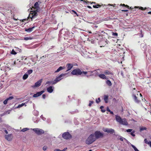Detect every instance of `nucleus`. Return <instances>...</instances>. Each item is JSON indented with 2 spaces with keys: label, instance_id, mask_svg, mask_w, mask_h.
<instances>
[{
  "label": "nucleus",
  "instance_id": "nucleus-1",
  "mask_svg": "<svg viewBox=\"0 0 151 151\" xmlns=\"http://www.w3.org/2000/svg\"><path fill=\"white\" fill-rule=\"evenodd\" d=\"M87 73L88 72L86 71H81L79 68L75 69L71 72V74L73 75H82V76H83L84 75H86Z\"/></svg>",
  "mask_w": 151,
  "mask_h": 151
},
{
  "label": "nucleus",
  "instance_id": "nucleus-2",
  "mask_svg": "<svg viewBox=\"0 0 151 151\" xmlns=\"http://www.w3.org/2000/svg\"><path fill=\"white\" fill-rule=\"evenodd\" d=\"M115 118L116 121L119 124L126 126L128 125V123L125 119H122L120 116L117 115H115Z\"/></svg>",
  "mask_w": 151,
  "mask_h": 151
},
{
  "label": "nucleus",
  "instance_id": "nucleus-3",
  "mask_svg": "<svg viewBox=\"0 0 151 151\" xmlns=\"http://www.w3.org/2000/svg\"><path fill=\"white\" fill-rule=\"evenodd\" d=\"M96 140L94 134H91L86 140V143L88 145H90Z\"/></svg>",
  "mask_w": 151,
  "mask_h": 151
},
{
  "label": "nucleus",
  "instance_id": "nucleus-4",
  "mask_svg": "<svg viewBox=\"0 0 151 151\" xmlns=\"http://www.w3.org/2000/svg\"><path fill=\"white\" fill-rule=\"evenodd\" d=\"M38 12V9H37L36 11L32 12L29 14L28 17V18H30L32 19L33 18H35L38 15L37 12Z\"/></svg>",
  "mask_w": 151,
  "mask_h": 151
},
{
  "label": "nucleus",
  "instance_id": "nucleus-5",
  "mask_svg": "<svg viewBox=\"0 0 151 151\" xmlns=\"http://www.w3.org/2000/svg\"><path fill=\"white\" fill-rule=\"evenodd\" d=\"M67 74V73H62L60 74L59 76L56 77L55 79L52 81V84H56L57 82H58L61 79L63 78H62L63 77L65 76Z\"/></svg>",
  "mask_w": 151,
  "mask_h": 151
},
{
  "label": "nucleus",
  "instance_id": "nucleus-6",
  "mask_svg": "<svg viewBox=\"0 0 151 151\" xmlns=\"http://www.w3.org/2000/svg\"><path fill=\"white\" fill-rule=\"evenodd\" d=\"M32 130L38 135H41L44 134V130L38 128L33 129H32Z\"/></svg>",
  "mask_w": 151,
  "mask_h": 151
},
{
  "label": "nucleus",
  "instance_id": "nucleus-7",
  "mask_svg": "<svg viewBox=\"0 0 151 151\" xmlns=\"http://www.w3.org/2000/svg\"><path fill=\"white\" fill-rule=\"evenodd\" d=\"M62 136L63 138L66 139H69L72 138L71 135L68 132L63 133Z\"/></svg>",
  "mask_w": 151,
  "mask_h": 151
},
{
  "label": "nucleus",
  "instance_id": "nucleus-8",
  "mask_svg": "<svg viewBox=\"0 0 151 151\" xmlns=\"http://www.w3.org/2000/svg\"><path fill=\"white\" fill-rule=\"evenodd\" d=\"M94 134L95 138L96 139H98L100 137H103L104 134L103 133L100 132L99 131H96Z\"/></svg>",
  "mask_w": 151,
  "mask_h": 151
},
{
  "label": "nucleus",
  "instance_id": "nucleus-9",
  "mask_svg": "<svg viewBox=\"0 0 151 151\" xmlns=\"http://www.w3.org/2000/svg\"><path fill=\"white\" fill-rule=\"evenodd\" d=\"M103 130L105 132H107L108 133L110 134H113L114 133V129H108V128H106L103 129Z\"/></svg>",
  "mask_w": 151,
  "mask_h": 151
},
{
  "label": "nucleus",
  "instance_id": "nucleus-10",
  "mask_svg": "<svg viewBox=\"0 0 151 151\" xmlns=\"http://www.w3.org/2000/svg\"><path fill=\"white\" fill-rule=\"evenodd\" d=\"M5 138L7 140L10 141H11L12 138L13 136L12 134H9L7 135H6L5 136Z\"/></svg>",
  "mask_w": 151,
  "mask_h": 151
},
{
  "label": "nucleus",
  "instance_id": "nucleus-11",
  "mask_svg": "<svg viewBox=\"0 0 151 151\" xmlns=\"http://www.w3.org/2000/svg\"><path fill=\"white\" fill-rule=\"evenodd\" d=\"M45 92L44 91H42L40 92H37L36 93L34 94L33 95V97H37L41 95L42 93Z\"/></svg>",
  "mask_w": 151,
  "mask_h": 151
},
{
  "label": "nucleus",
  "instance_id": "nucleus-12",
  "mask_svg": "<svg viewBox=\"0 0 151 151\" xmlns=\"http://www.w3.org/2000/svg\"><path fill=\"white\" fill-rule=\"evenodd\" d=\"M42 79H40L38 81L35 83V84L34 86H32V87L33 88H35V87H37L41 85L42 82Z\"/></svg>",
  "mask_w": 151,
  "mask_h": 151
},
{
  "label": "nucleus",
  "instance_id": "nucleus-13",
  "mask_svg": "<svg viewBox=\"0 0 151 151\" xmlns=\"http://www.w3.org/2000/svg\"><path fill=\"white\" fill-rule=\"evenodd\" d=\"M132 98L136 103H139L140 102V101L138 99V98L134 94L132 95Z\"/></svg>",
  "mask_w": 151,
  "mask_h": 151
},
{
  "label": "nucleus",
  "instance_id": "nucleus-14",
  "mask_svg": "<svg viewBox=\"0 0 151 151\" xmlns=\"http://www.w3.org/2000/svg\"><path fill=\"white\" fill-rule=\"evenodd\" d=\"M73 65L71 63H68L66 65V67H67V68L68 69V70L66 71H69L73 67Z\"/></svg>",
  "mask_w": 151,
  "mask_h": 151
},
{
  "label": "nucleus",
  "instance_id": "nucleus-15",
  "mask_svg": "<svg viewBox=\"0 0 151 151\" xmlns=\"http://www.w3.org/2000/svg\"><path fill=\"white\" fill-rule=\"evenodd\" d=\"M52 86H50L47 88V91L49 93H52L53 91V89Z\"/></svg>",
  "mask_w": 151,
  "mask_h": 151
},
{
  "label": "nucleus",
  "instance_id": "nucleus-16",
  "mask_svg": "<svg viewBox=\"0 0 151 151\" xmlns=\"http://www.w3.org/2000/svg\"><path fill=\"white\" fill-rule=\"evenodd\" d=\"M104 73L106 75H113V73L112 72L107 70H105L104 72Z\"/></svg>",
  "mask_w": 151,
  "mask_h": 151
},
{
  "label": "nucleus",
  "instance_id": "nucleus-17",
  "mask_svg": "<svg viewBox=\"0 0 151 151\" xmlns=\"http://www.w3.org/2000/svg\"><path fill=\"white\" fill-rule=\"evenodd\" d=\"M99 77L103 79H106V77L105 75L104 74H100L98 75Z\"/></svg>",
  "mask_w": 151,
  "mask_h": 151
},
{
  "label": "nucleus",
  "instance_id": "nucleus-18",
  "mask_svg": "<svg viewBox=\"0 0 151 151\" xmlns=\"http://www.w3.org/2000/svg\"><path fill=\"white\" fill-rule=\"evenodd\" d=\"M144 142L145 143L149 145L151 147V141H148L147 139H145L144 140Z\"/></svg>",
  "mask_w": 151,
  "mask_h": 151
},
{
  "label": "nucleus",
  "instance_id": "nucleus-19",
  "mask_svg": "<svg viewBox=\"0 0 151 151\" xmlns=\"http://www.w3.org/2000/svg\"><path fill=\"white\" fill-rule=\"evenodd\" d=\"M35 27L34 26L32 28H30L28 29H27L26 28H25V31L27 32H32V30Z\"/></svg>",
  "mask_w": 151,
  "mask_h": 151
},
{
  "label": "nucleus",
  "instance_id": "nucleus-20",
  "mask_svg": "<svg viewBox=\"0 0 151 151\" xmlns=\"http://www.w3.org/2000/svg\"><path fill=\"white\" fill-rule=\"evenodd\" d=\"M109 96L107 95H104V100L106 103H107L108 102Z\"/></svg>",
  "mask_w": 151,
  "mask_h": 151
},
{
  "label": "nucleus",
  "instance_id": "nucleus-21",
  "mask_svg": "<svg viewBox=\"0 0 151 151\" xmlns=\"http://www.w3.org/2000/svg\"><path fill=\"white\" fill-rule=\"evenodd\" d=\"M102 6H103L102 5H100L99 4H96V5H93V7L94 8H98L99 7H101Z\"/></svg>",
  "mask_w": 151,
  "mask_h": 151
},
{
  "label": "nucleus",
  "instance_id": "nucleus-22",
  "mask_svg": "<svg viewBox=\"0 0 151 151\" xmlns=\"http://www.w3.org/2000/svg\"><path fill=\"white\" fill-rule=\"evenodd\" d=\"M39 4L38 3V2H36L34 5V8L35 9H37L39 8Z\"/></svg>",
  "mask_w": 151,
  "mask_h": 151
},
{
  "label": "nucleus",
  "instance_id": "nucleus-23",
  "mask_svg": "<svg viewBox=\"0 0 151 151\" xmlns=\"http://www.w3.org/2000/svg\"><path fill=\"white\" fill-rule=\"evenodd\" d=\"M64 68L62 66L60 67L56 70L55 71V73H57L60 71L61 70L63 69Z\"/></svg>",
  "mask_w": 151,
  "mask_h": 151
},
{
  "label": "nucleus",
  "instance_id": "nucleus-24",
  "mask_svg": "<svg viewBox=\"0 0 151 151\" xmlns=\"http://www.w3.org/2000/svg\"><path fill=\"white\" fill-rule=\"evenodd\" d=\"M106 83L109 86H110L112 85V83L111 81L109 80H107L106 81Z\"/></svg>",
  "mask_w": 151,
  "mask_h": 151
},
{
  "label": "nucleus",
  "instance_id": "nucleus-25",
  "mask_svg": "<svg viewBox=\"0 0 151 151\" xmlns=\"http://www.w3.org/2000/svg\"><path fill=\"white\" fill-rule=\"evenodd\" d=\"M147 129V128L145 127H141L140 128V131L141 132L144 130H146Z\"/></svg>",
  "mask_w": 151,
  "mask_h": 151
},
{
  "label": "nucleus",
  "instance_id": "nucleus-26",
  "mask_svg": "<svg viewBox=\"0 0 151 151\" xmlns=\"http://www.w3.org/2000/svg\"><path fill=\"white\" fill-rule=\"evenodd\" d=\"M135 8H139V9H141L142 10H143L145 9H147V8L146 7H145V8H143L142 7H137V6H135L134 7Z\"/></svg>",
  "mask_w": 151,
  "mask_h": 151
},
{
  "label": "nucleus",
  "instance_id": "nucleus-27",
  "mask_svg": "<svg viewBox=\"0 0 151 151\" xmlns=\"http://www.w3.org/2000/svg\"><path fill=\"white\" fill-rule=\"evenodd\" d=\"M28 76V74H24L23 77V78L24 80H25L26 79H27Z\"/></svg>",
  "mask_w": 151,
  "mask_h": 151
},
{
  "label": "nucleus",
  "instance_id": "nucleus-28",
  "mask_svg": "<svg viewBox=\"0 0 151 151\" xmlns=\"http://www.w3.org/2000/svg\"><path fill=\"white\" fill-rule=\"evenodd\" d=\"M24 40H32V38L31 37H24Z\"/></svg>",
  "mask_w": 151,
  "mask_h": 151
},
{
  "label": "nucleus",
  "instance_id": "nucleus-29",
  "mask_svg": "<svg viewBox=\"0 0 151 151\" xmlns=\"http://www.w3.org/2000/svg\"><path fill=\"white\" fill-rule=\"evenodd\" d=\"M67 148H65L64 149L62 150H61L58 149H56L54 150V151H65V150L67 149Z\"/></svg>",
  "mask_w": 151,
  "mask_h": 151
},
{
  "label": "nucleus",
  "instance_id": "nucleus-30",
  "mask_svg": "<svg viewBox=\"0 0 151 151\" xmlns=\"http://www.w3.org/2000/svg\"><path fill=\"white\" fill-rule=\"evenodd\" d=\"M85 3H91V4H95V5L96 4V2H89L88 1H84Z\"/></svg>",
  "mask_w": 151,
  "mask_h": 151
},
{
  "label": "nucleus",
  "instance_id": "nucleus-31",
  "mask_svg": "<svg viewBox=\"0 0 151 151\" xmlns=\"http://www.w3.org/2000/svg\"><path fill=\"white\" fill-rule=\"evenodd\" d=\"M112 35L113 36L117 37L118 36V34L116 32H112Z\"/></svg>",
  "mask_w": 151,
  "mask_h": 151
},
{
  "label": "nucleus",
  "instance_id": "nucleus-32",
  "mask_svg": "<svg viewBox=\"0 0 151 151\" xmlns=\"http://www.w3.org/2000/svg\"><path fill=\"white\" fill-rule=\"evenodd\" d=\"M25 104V103H22L21 104H20L18 105V106L17 107V108H19L20 107H21L24 106Z\"/></svg>",
  "mask_w": 151,
  "mask_h": 151
},
{
  "label": "nucleus",
  "instance_id": "nucleus-33",
  "mask_svg": "<svg viewBox=\"0 0 151 151\" xmlns=\"http://www.w3.org/2000/svg\"><path fill=\"white\" fill-rule=\"evenodd\" d=\"M11 53L12 54L15 55L17 54V52L14 50V49H13L12 50Z\"/></svg>",
  "mask_w": 151,
  "mask_h": 151
},
{
  "label": "nucleus",
  "instance_id": "nucleus-34",
  "mask_svg": "<svg viewBox=\"0 0 151 151\" xmlns=\"http://www.w3.org/2000/svg\"><path fill=\"white\" fill-rule=\"evenodd\" d=\"M33 72V70H28L27 71V73L29 75L32 73Z\"/></svg>",
  "mask_w": 151,
  "mask_h": 151
},
{
  "label": "nucleus",
  "instance_id": "nucleus-35",
  "mask_svg": "<svg viewBox=\"0 0 151 151\" xmlns=\"http://www.w3.org/2000/svg\"><path fill=\"white\" fill-rule=\"evenodd\" d=\"M104 108V107L103 106H101L100 107V109H101V111L103 112H104L105 111V110L103 109V108Z\"/></svg>",
  "mask_w": 151,
  "mask_h": 151
},
{
  "label": "nucleus",
  "instance_id": "nucleus-36",
  "mask_svg": "<svg viewBox=\"0 0 151 151\" xmlns=\"http://www.w3.org/2000/svg\"><path fill=\"white\" fill-rule=\"evenodd\" d=\"M120 5L122 6L125 7L127 8H129V6L127 5H125L124 4H121Z\"/></svg>",
  "mask_w": 151,
  "mask_h": 151
},
{
  "label": "nucleus",
  "instance_id": "nucleus-37",
  "mask_svg": "<svg viewBox=\"0 0 151 151\" xmlns=\"http://www.w3.org/2000/svg\"><path fill=\"white\" fill-rule=\"evenodd\" d=\"M29 130V129L28 128H24L21 130V131H22L23 132H24L27 130Z\"/></svg>",
  "mask_w": 151,
  "mask_h": 151
},
{
  "label": "nucleus",
  "instance_id": "nucleus-38",
  "mask_svg": "<svg viewBox=\"0 0 151 151\" xmlns=\"http://www.w3.org/2000/svg\"><path fill=\"white\" fill-rule=\"evenodd\" d=\"M93 103L94 102L93 101H90L88 105L90 107L92 105V104H93Z\"/></svg>",
  "mask_w": 151,
  "mask_h": 151
},
{
  "label": "nucleus",
  "instance_id": "nucleus-39",
  "mask_svg": "<svg viewBox=\"0 0 151 151\" xmlns=\"http://www.w3.org/2000/svg\"><path fill=\"white\" fill-rule=\"evenodd\" d=\"M107 111H109V112H110V113L111 114H114V113L113 112L111 111L109 109V108L108 107L107 109Z\"/></svg>",
  "mask_w": 151,
  "mask_h": 151
},
{
  "label": "nucleus",
  "instance_id": "nucleus-40",
  "mask_svg": "<svg viewBox=\"0 0 151 151\" xmlns=\"http://www.w3.org/2000/svg\"><path fill=\"white\" fill-rule=\"evenodd\" d=\"M101 101L100 99L99 98L98 99H96V103L98 104Z\"/></svg>",
  "mask_w": 151,
  "mask_h": 151
},
{
  "label": "nucleus",
  "instance_id": "nucleus-41",
  "mask_svg": "<svg viewBox=\"0 0 151 151\" xmlns=\"http://www.w3.org/2000/svg\"><path fill=\"white\" fill-rule=\"evenodd\" d=\"M134 132H135V131H132V132H131V134L132 136H133V137L135 136V135L134 134Z\"/></svg>",
  "mask_w": 151,
  "mask_h": 151
},
{
  "label": "nucleus",
  "instance_id": "nucleus-42",
  "mask_svg": "<svg viewBox=\"0 0 151 151\" xmlns=\"http://www.w3.org/2000/svg\"><path fill=\"white\" fill-rule=\"evenodd\" d=\"M47 146H44L42 148V149L44 151H45L47 150Z\"/></svg>",
  "mask_w": 151,
  "mask_h": 151
},
{
  "label": "nucleus",
  "instance_id": "nucleus-43",
  "mask_svg": "<svg viewBox=\"0 0 151 151\" xmlns=\"http://www.w3.org/2000/svg\"><path fill=\"white\" fill-rule=\"evenodd\" d=\"M120 73L121 75L122 76V77L124 78V72L123 71H121L120 72Z\"/></svg>",
  "mask_w": 151,
  "mask_h": 151
},
{
  "label": "nucleus",
  "instance_id": "nucleus-44",
  "mask_svg": "<svg viewBox=\"0 0 151 151\" xmlns=\"http://www.w3.org/2000/svg\"><path fill=\"white\" fill-rule=\"evenodd\" d=\"M141 33L140 34V37H143V34H142V30H141Z\"/></svg>",
  "mask_w": 151,
  "mask_h": 151
},
{
  "label": "nucleus",
  "instance_id": "nucleus-45",
  "mask_svg": "<svg viewBox=\"0 0 151 151\" xmlns=\"http://www.w3.org/2000/svg\"><path fill=\"white\" fill-rule=\"evenodd\" d=\"M8 101V99H6L3 102V103H4V104H7Z\"/></svg>",
  "mask_w": 151,
  "mask_h": 151
},
{
  "label": "nucleus",
  "instance_id": "nucleus-46",
  "mask_svg": "<svg viewBox=\"0 0 151 151\" xmlns=\"http://www.w3.org/2000/svg\"><path fill=\"white\" fill-rule=\"evenodd\" d=\"M132 130V129H127L126 130V131L127 132H131V131Z\"/></svg>",
  "mask_w": 151,
  "mask_h": 151
},
{
  "label": "nucleus",
  "instance_id": "nucleus-47",
  "mask_svg": "<svg viewBox=\"0 0 151 151\" xmlns=\"http://www.w3.org/2000/svg\"><path fill=\"white\" fill-rule=\"evenodd\" d=\"M52 81H47L46 83V84H52Z\"/></svg>",
  "mask_w": 151,
  "mask_h": 151
},
{
  "label": "nucleus",
  "instance_id": "nucleus-48",
  "mask_svg": "<svg viewBox=\"0 0 151 151\" xmlns=\"http://www.w3.org/2000/svg\"><path fill=\"white\" fill-rule=\"evenodd\" d=\"M71 11H72V12H73L75 14H76L77 15V16H78V15L77 14V12L73 10H72Z\"/></svg>",
  "mask_w": 151,
  "mask_h": 151
},
{
  "label": "nucleus",
  "instance_id": "nucleus-49",
  "mask_svg": "<svg viewBox=\"0 0 151 151\" xmlns=\"http://www.w3.org/2000/svg\"><path fill=\"white\" fill-rule=\"evenodd\" d=\"M13 97L12 96H10L9 97V98H7V99H8V100H11L13 99Z\"/></svg>",
  "mask_w": 151,
  "mask_h": 151
},
{
  "label": "nucleus",
  "instance_id": "nucleus-50",
  "mask_svg": "<svg viewBox=\"0 0 151 151\" xmlns=\"http://www.w3.org/2000/svg\"><path fill=\"white\" fill-rule=\"evenodd\" d=\"M132 146L133 147V148H134V150H136L137 148L134 146L133 145H132Z\"/></svg>",
  "mask_w": 151,
  "mask_h": 151
},
{
  "label": "nucleus",
  "instance_id": "nucleus-51",
  "mask_svg": "<svg viewBox=\"0 0 151 151\" xmlns=\"http://www.w3.org/2000/svg\"><path fill=\"white\" fill-rule=\"evenodd\" d=\"M132 146L133 147V148H134V150H136L137 148L134 146L133 145H132Z\"/></svg>",
  "mask_w": 151,
  "mask_h": 151
},
{
  "label": "nucleus",
  "instance_id": "nucleus-52",
  "mask_svg": "<svg viewBox=\"0 0 151 151\" xmlns=\"http://www.w3.org/2000/svg\"><path fill=\"white\" fill-rule=\"evenodd\" d=\"M42 98L43 99H45V97H46V95L45 94H43L42 95Z\"/></svg>",
  "mask_w": 151,
  "mask_h": 151
},
{
  "label": "nucleus",
  "instance_id": "nucleus-53",
  "mask_svg": "<svg viewBox=\"0 0 151 151\" xmlns=\"http://www.w3.org/2000/svg\"><path fill=\"white\" fill-rule=\"evenodd\" d=\"M119 139L121 141H123V138L122 137H121L119 138Z\"/></svg>",
  "mask_w": 151,
  "mask_h": 151
},
{
  "label": "nucleus",
  "instance_id": "nucleus-54",
  "mask_svg": "<svg viewBox=\"0 0 151 151\" xmlns=\"http://www.w3.org/2000/svg\"><path fill=\"white\" fill-rule=\"evenodd\" d=\"M122 12H127L128 11V10H121Z\"/></svg>",
  "mask_w": 151,
  "mask_h": 151
},
{
  "label": "nucleus",
  "instance_id": "nucleus-55",
  "mask_svg": "<svg viewBox=\"0 0 151 151\" xmlns=\"http://www.w3.org/2000/svg\"><path fill=\"white\" fill-rule=\"evenodd\" d=\"M4 132L6 134H7L8 133V132L6 130H4Z\"/></svg>",
  "mask_w": 151,
  "mask_h": 151
},
{
  "label": "nucleus",
  "instance_id": "nucleus-56",
  "mask_svg": "<svg viewBox=\"0 0 151 151\" xmlns=\"http://www.w3.org/2000/svg\"><path fill=\"white\" fill-rule=\"evenodd\" d=\"M87 7L89 9H92L91 7L90 6H87Z\"/></svg>",
  "mask_w": 151,
  "mask_h": 151
},
{
  "label": "nucleus",
  "instance_id": "nucleus-57",
  "mask_svg": "<svg viewBox=\"0 0 151 151\" xmlns=\"http://www.w3.org/2000/svg\"><path fill=\"white\" fill-rule=\"evenodd\" d=\"M111 6H113L114 7H116L117 6H116V5L115 4H114V5H111Z\"/></svg>",
  "mask_w": 151,
  "mask_h": 151
},
{
  "label": "nucleus",
  "instance_id": "nucleus-58",
  "mask_svg": "<svg viewBox=\"0 0 151 151\" xmlns=\"http://www.w3.org/2000/svg\"><path fill=\"white\" fill-rule=\"evenodd\" d=\"M128 8L129 9H133V8L132 7H129Z\"/></svg>",
  "mask_w": 151,
  "mask_h": 151
},
{
  "label": "nucleus",
  "instance_id": "nucleus-59",
  "mask_svg": "<svg viewBox=\"0 0 151 151\" xmlns=\"http://www.w3.org/2000/svg\"><path fill=\"white\" fill-rule=\"evenodd\" d=\"M142 101H146V100L145 99V98H144V99H142Z\"/></svg>",
  "mask_w": 151,
  "mask_h": 151
},
{
  "label": "nucleus",
  "instance_id": "nucleus-60",
  "mask_svg": "<svg viewBox=\"0 0 151 151\" xmlns=\"http://www.w3.org/2000/svg\"><path fill=\"white\" fill-rule=\"evenodd\" d=\"M147 13L149 14H151V11L148 12Z\"/></svg>",
  "mask_w": 151,
  "mask_h": 151
},
{
  "label": "nucleus",
  "instance_id": "nucleus-61",
  "mask_svg": "<svg viewBox=\"0 0 151 151\" xmlns=\"http://www.w3.org/2000/svg\"><path fill=\"white\" fill-rule=\"evenodd\" d=\"M135 151H139L137 148L136 150H135Z\"/></svg>",
  "mask_w": 151,
  "mask_h": 151
},
{
  "label": "nucleus",
  "instance_id": "nucleus-62",
  "mask_svg": "<svg viewBox=\"0 0 151 151\" xmlns=\"http://www.w3.org/2000/svg\"><path fill=\"white\" fill-rule=\"evenodd\" d=\"M26 20V19H23L22 20V22H24V21Z\"/></svg>",
  "mask_w": 151,
  "mask_h": 151
},
{
  "label": "nucleus",
  "instance_id": "nucleus-63",
  "mask_svg": "<svg viewBox=\"0 0 151 151\" xmlns=\"http://www.w3.org/2000/svg\"><path fill=\"white\" fill-rule=\"evenodd\" d=\"M140 96L141 97L142 96V94H141V93H140Z\"/></svg>",
  "mask_w": 151,
  "mask_h": 151
},
{
  "label": "nucleus",
  "instance_id": "nucleus-64",
  "mask_svg": "<svg viewBox=\"0 0 151 151\" xmlns=\"http://www.w3.org/2000/svg\"><path fill=\"white\" fill-rule=\"evenodd\" d=\"M133 89L135 90V88H133Z\"/></svg>",
  "mask_w": 151,
  "mask_h": 151
}]
</instances>
